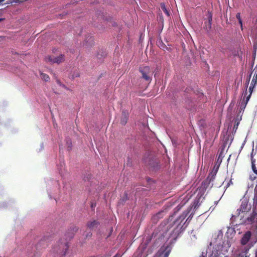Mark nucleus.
Masks as SVG:
<instances>
[{"label":"nucleus","instance_id":"nucleus-1","mask_svg":"<svg viewBox=\"0 0 257 257\" xmlns=\"http://www.w3.org/2000/svg\"><path fill=\"white\" fill-rule=\"evenodd\" d=\"M190 211V209L185 210L174 221V225L175 227L171 234L172 237L176 239L188 226L193 215L191 216V214L185 221H184V220L189 213Z\"/></svg>","mask_w":257,"mask_h":257},{"label":"nucleus","instance_id":"nucleus-2","mask_svg":"<svg viewBox=\"0 0 257 257\" xmlns=\"http://www.w3.org/2000/svg\"><path fill=\"white\" fill-rule=\"evenodd\" d=\"M248 201L246 199H243L241 200V204L240 208L237 209L235 214L232 215V217L236 218L240 215V213L246 212L249 211L251 207L248 206Z\"/></svg>","mask_w":257,"mask_h":257},{"label":"nucleus","instance_id":"nucleus-3","mask_svg":"<svg viewBox=\"0 0 257 257\" xmlns=\"http://www.w3.org/2000/svg\"><path fill=\"white\" fill-rule=\"evenodd\" d=\"M69 247L68 242L61 239L58 242V246L57 247L58 249H56V251H59L61 257H64L67 253Z\"/></svg>","mask_w":257,"mask_h":257},{"label":"nucleus","instance_id":"nucleus-4","mask_svg":"<svg viewBox=\"0 0 257 257\" xmlns=\"http://www.w3.org/2000/svg\"><path fill=\"white\" fill-rule=\"evenodd\" d=\"M139 71L142 75V78L147 81H151L152 80V73L150 68L149 66H141Z\"/></svg>","mask_w":257,"mask_h":257},{"label":"nucleus","instance_id":"nucleus-5","mask_svg":"<svg viewBox=\"0 0 257 257\" xmlns=\"http://www.w3.org/2000/svg\"><path fill=\"white\" fill-rule=\"evenodd\" d=\"M171 248L169 246L161 247L156 254L157 257H168L170 253Z\"/></svg>","mask_w":257,"mask_h":257},{"label":"nucleus","instance_id":"nucleus-6","mask_svg":"<svg viewBox=\"0 0 257 257\" xmlns=\"http://www.w3.org/2000/svg\"><path fill=\"white\" fill-rule=\"evenodd\" d=\"M65 60L64 55H60L57 57L52 58L51 56H48L46 58V61L51 63H56L58 64L61 63Z\"/></svg>","mask_w":257,"mask_h":257},{"label":"nucleus","instance_id":"nucleus-7","mask_svg":"<svg viewBox=\"0 0 257 257\" xmlns=\"http://www.w3.org/2000/svg\"><path fill=\"white\" fill-rule=\"evenodd\" d=\"M251 235L252 233L250 231H246L240 239V244L242 245H246L250 239Z\"/></svg>","mask_w":257,"mask_h":257},{"label":"nucleus","instance_id":"nucleus-8","mask_svg":"<svg viewBox=\"0 0 257 257\" xmlns=\"http://www.w3.org/2000/svg\"><path fill=\"white\" fill-rule=\"evenodd\" d=\"M129 117V112L127 110H122L120 117V123L124 125L126 124Z\"/></svg>","mask_w":257,"mask_h":257},{"label":"nucleus","instance_id":"nucleus-9","mask_svg":"<svg viewBox=\"0 0 257 257\" xmlns=\"http://www.w3.org/2000/svg\"><path fill=\"white\" fill-rule=\"evenodd\" d=\"M100 223L96 220H91L87 222V226L90 230H95L99 226Z\"/></svg>","mask_w":257,"mask_h":257},{"label":"nucleus","instance_id":"nucleus-10","mask_svg":"<svg viewBox=\"0 0 257 257\" xmlns=\"http://www.w3.org/2000/svg\"><path fill=\"white\" fill-rule=\"evenodd\" d=\"M218 249L219 252H220L222 255H225L228 250V246L226 244H217L215 246Z\"/></svg>","mask_w":257,"mask_h":257},{"label":"nucleus","instance_id":"nucleus-11","mask_svg":"<svg viewBox=\"0 0 257 257\" xmlns=\"http://www.w3.org/2000/svg\"><path fill=\"white\" fill-rule=\"evenodd\" d=\"M224 149L222 148L221 150L220 151L218 158L217 159L216 162V165L217 166V168H218L222 161L223 158L224 157Z\"/></svg>","mask_w":257,"mask_h":257},{"label":"nucleus","instance_id":"nucleus-12","mask_svg":"<svg viewBox=\"0 0 257 257\" xmlns=\"http://www.w3.org/2000/svg\"><path fill=\"white\" fill-rule=\"evenodd\" d=\"M250 77H251V75L249 76L248 79L246 82V88L247 87V86H248V85L249 84V80H250ZM246 94H247V88L246 89L245 92L244 94V97H243V101L244 102V107H245L246 104L247 103L248 100H249L250 97V95H251L249 94L245 98V96L246 95Z\"/></svg>","mask_w":257,"mask_h":257},{"label":"nucleus","instance_id":"nucleus-13","mask_svg":"<svg viewBox=\"0 0 257 257\" xmlns=\"http://www.w3.org/2000/svg\"><path fill=\"white\" fill-rule=\"evenodd\" d=\"M222 253L219 252L216 247L214 246L209 257H222Z\"/></svg>","mask_w":257,"mask_h":257},{"label":"nucleus","instance_id":"nucleus-14","mask_svg":"<svg viewBox=\"0 0 257 257\" xmlns=\"http://www.w3.org/2000/svg\"><path fill=\"white\" fill-rule=\"evenodd\" d=\"M251 167L254 173L257 175V167L255 166V159L253 158L251 159Z\"/></svg>","mask_w":257,"mask_h":257},{"label":"nucleus","instance_id":"nucleus-15","mask_svg":"<svg viewBox=\"0 0 257 257\" xmlns=\"http://www.w3.org/2000/svg\"><path fill=\"white\" fill-rule=\"evenodd\" d=\"M212 17V14L210 13H209L208 15V22L207 24V26L209 29H210L211 28Z\"/></svg>","mask_w":257,"mask_h":257},{"label":"nucleus","instance_id":"nucleus-16","mask_svg":"<svg viewBox=\"0 0 257 257\" xmlns=\"http://www.w3.org/2000/svg\"><path fill=\"white\" fill-rule=\"evenodd\" d=\"M41 76L42 79L45 80V81H49L50 80L49 76L45 73H41Z\"/></svg>","mask_w":257,"mask_h":257},{"label":"nucleus","instance_id":"nucleus-17","mask_svg":"<svg viewBox=\"0 0 257 257\" xmlns=\"http://www.w3.org/2000/svg\"><path fill=\"white\" fill-rule=\"evenodd\" d=\"M254 215H251L246 218V221L248 224L252 223L254 222Z\"/></svg>","mask_w":257,"mask_h":257},{"label":"nucleus","instance_id":"nucleus-18","mask_svg":"<svg viewBox=\"0 0 257 257\" xmlns=\"http://www.w3.org/2000/svg\"><path fill=\"white\" fill-rule=\"evenodd\" d=\"M236 17L238 19V22H239V24L240 25L241 28H242V21H241V19L240 18V14L239 13H237L236 15Z\"/></svg>","mask_w":257,"mask_h":257},{"label":"nucleus","instance_id":"nucleus-19","mask_svg":"<svg viewBox=\"0 0 257 257\" xmlns=\"http://www.w3.org/2000/svg\"><path fill=\"white\" fill-rule=\"evenodd\" d=\"M161 8L162 9V10L163 11V12L167 15V16H169V12L167 10V9L165 7V6L164 4H161Z\"/></svg>","mask_w":257,"mask_h":257},{"label":"nucleus","instance_id":"nucleus-20","mask_svg":"<svg viewBox=\"0 0 257 257\" xmlns=\"http://www.w3.org/2000/svg\"><path fill=\"white\" fill-rule=\"evenodd\" d=\"M257 82V78H255V77L252 78V79L251 82V85L255 86Z\"/></svg>","mask_w":257,"mask_h":257},{"label":"nucleus","instance_id":"nucleus-21","mask_svg":"<svg viewBox=\"0 0 257 257\" xmlns=\"http://www.w3.org/2000/svg\"><path fill=\"white\" fill-rule=\"evenodd\" d=\"M253 73V77H255V78H257V67H255L254 69L253 70L252 73Z\"/></svg>","mask_w":257,"mask_h":257},{"label":"nucleus","instance_id":"nucleus-22","mask_svg":"<svg viewBox=\"0 0 257 257\" xmlns=\"http://www.w3.org/2000/svg\"><path fill=\"white\" fill-rule=\"evenodd\" d=\"M254 87V86L251 85V84L250 85V86L249 87V91L250 95L251 94Z\"/></svg>","mask_w":257,"mask_h":257},{"label":"nucleus","instance_id":"nucleus-23","mask_svg":"<svg viewBox=\"0 0 257 257\" xmlns=\"http://www.w3.org/2000/svg\"><path fill=\"white\" fill-rule=\"evenodd\" d=\"M253 202H257V192H254V195L253 197Z\"/></svg>","mask_w":257,"mask_h":257},{"label":"nucleus","instance_id":"nucleus-24","mask_svg":"<svg viewBox=\"0 0 257 257\" xmlns=\"http://www.w3.org/2000/svg\"><path fill=\"white\" fill-rule=\"evenodd\" d=\"M161 45L160 46H159V47L161 48V49H164V48H166V46L164 44H163L162 42L161 41Z\"/></svg>","mask_w":257,"mask_h":257},{"label":"nucleus","instance_id":"nucleus-25","mask_svg":"<svg viewBox=\"0 0 257 257\" xmlns=\"http://www.w3.org/2000/svg\"><path fill=\"white\" fill-rule=\"evenodd\" d=\"M164 213V211H162V212H159V213L157 214V216L158 217H160V216L162 213Z\"/></svg>","mask_w":257,"mask_h":257},{"label":"nucleus","instance_id":"nucleus-26","mask_svg":"<svg viewBox=\"0 0 257 257\" xmlns=\"http://www.w3.org/2000/svg\"><path fill=\"white\" fill-rule=\"evenodd\" d=\"M230 184H232V180L231 179H230L229 180V182L227 183V187H229Z\"/></svg>","mask_w":257,"mask_h":257},{"label":"nucleus","instance_id":"nucleus-27","mask_svg":"<svg viewBox=\"0 0 257 257\" xmlns=\"http://www.w3.org/2000/svg\"><path fill=\"white\" fill-rule=\"evenodd\" d=\"M113 257H121V255L120 253H117Z\"/></svg>","mask_w":257,"mask_h":257},{"label":"nucleus","instance_id":"nucleus-28","mask_svg":"<svg viewBox=\"0 0 257 257\" xmlns=\"http://www.w3.org/2000/svg\"><path fill=\"white\" fill-rule=\"evenodd\" d=\"M238 124H239L238 122H237L236 123H235V124H234V128L235 127L236 128H237L238 127Z\"/></svg>","mask_w":257,"mask_h":257},{"label":"nucleus","instance_id":"nucleus-29","mask_svg":"<svg viewBox=\"0 0 257 257\" xmlns=\"http://www.w3.org/2000/svg\"><path fill=\"white\" fill-rule=\"evenodd\" d=\"M73 233H71V234L69 236V239L72 238L73 237Z\"/></svg>","mask_w":257,"mask_h":257},{"label":"nucleus","instance_id":"nucleus-30","mask_svg":"<svg viewBox=\"0 0 257 257\" xmlns=\"http://www.w3.org/2000/svg\"><path fill=\"white\" fill-rule=\"evenodd\" d=\"M89 41H90V42H93V39L91 37H90L89 38Z\"/></svg>","mask_w":257,"mask_h":257},{"label":"nucleus","instance_id":"nucleus-31","mask_svg":"<svg viewBox=\"0 0 257 257\" xmlns=\"http://www.w3.org/2000/svg\"><path fill=\"white\" fill-rule=\"evenodd\" d=\"M254 192H257V185H256L254 189Z\"/></svg>","mask_w":257,"mask_h":257},{"label":"nucleus","instance_id":"nucleus-32","mask_svg":"<svg viewBox=\"0 0 257 257\" xmlns=\"http://www.w3.org/2000/svg\"><path fill=\"white\" fill-rule=\"evenodd\" d=\"M57 82L58 84H59V85H62V84H61V82H60V81H59V80H58L57 81Z\"/></svg>","mask_w":257,"mask_h":257},{"label":"nucleus","instance_id":"nucleus-33","mask_svg":"<svg viewBox=\"0 0 257 257\" xmlns=\"http://www.w3.org/2000/svg\"><path fill=\"white\" fill-rule=\"evenodd\" d=\"M91 178V176L90 175H89V177H87V180H88L90 179Z\"/></svg>","mask_w":257,"mask_h":257},{"label":"nucleus","instance_id":"nucleus-34","mask_svg":"<svg viewBox=\"0 0 257 257\" xmlns=\"http://www.w3.org/2000/svg\"><path fill=\"white\" fill-rule=\"evenodd\" d=\"M45 240V239L44 238V239H43V240H41V241L40 242V243H41H41H42V242H43V241H44Z\"/></svg>","mask_w":257,"mask_h":257},{"label":"nucleus","instance_id":"nucleus-35","mask_svg":"<svg viewBox=\"0 0 257 257\" xmlns=\"http://www.w3.org/2000/svg\"><path fill=\"white\" fill-rule=\"evenodd\" d=\"M5 0H0V4H2L3 2H4Z\"/></svg>","mask_w":257,"mask_h":257},{"label":"nucleus","instance_id":"nucleus-36","mask_svg":"<svg viewBox=\"0 0 257 257\" xmlns=\"http://www.w3.org/2000/svg\"><path fill=\"white\" fill-rule=\"evenodd\" d=\"M230 156L231 155H229V157H228V158L227 159V161L228 162L229 159H230Z\"/></svg>","mask_w":257,"mask_h":257},{"label":"nucleus","instance_id":"nucleus-37","mask_svg":"<svg viewBox=\"0 0 257 257\" xmlns=\"http://www.w3.org/2000/svg\"><path fill=\"white\" fill-rule=\"evenodd\" d=\"M200 257H206V256L202 254V255L200 256Z\"/></svg>","mask_w":257,"mask_h":257},{"label":"nucleus","instance_id":"nucleus-38","mask_svg":"<svg viewBox=\"0 0 257 257\" xmlns=\"http://www.w3.org/2000/svg\"><path fill=\"white\" fill-rule=\"evenodd\" d=\"M4 20V19H0V22Z\"/></svg>","mask_w":257,"mask_h":257},{"label":"nucleus","instance_id":"nucleus-39","mask_svg":"<svg viewBox=\"0 0 257 257\" xmlns=\"http://www.w3.org/2000/svg\"><path fill=\"white\" fill-rule=\"evenodd\" d=\"M239 256H240V257H243V256H242L240 254H239Z\"/></svg>","mask_w":257,"mask_h":257},{"label":"nucleus","instance_id":"nucleus-40","mask_svg":"<svg viewBox=\"0 0 257 257\" xmlns=\"http://www.w3.org/2000/svg\"><path fill=\"white\" fill-rule=\"evenodd\" d=\"M63 87H65L64 85H62Z\"/></svg>","mask_w":257,"mask_h":257},{"label":"nucleus","instance_id":"nucleus-41","mask_svg":"<svg viewBox=\"0 0 257 257\" xmlns=\"http://www.w3.org/2000/svg\"><path fill=\"white\" fill-rule=\"evenodd\" d=\"M91 207H94V205H93V204H92Z\"/></svg>","mask_w":257,"mask_h":257},{"label":"nucleus","instance_id":"nucleus-42","mask_svg":"<svg viewBox=\"0 0 257 257\" xmlns=\"http://www.w3.org/2000/svg\"><path fill=\"white\" fill-rule=\"evenodd\" d=\"M91 207H94V205H93V204H92Z\"/></svg>","mask_w":257,"mask_h":257},{"label":"nucleus","instance_id":"nucleus-43","mask_svg":"<svg viewBox=\"0 0 257 257\" xmlns=\"http://www.w3.org/2000/svg\"><path fill=\"white\" fill-rule=\"evenodd\" d=\"M255 257H257V255H256V256H255Z\"/></svg>","mask_w":257,"mask_h":257}]
</instances>
